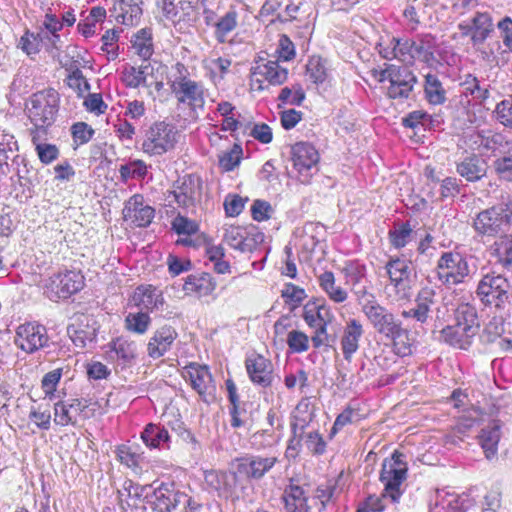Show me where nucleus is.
<instances>
[{
	"label": "nucleus",
	"mask_w": 512,
	"mask_h": 512,
	"mask_svg": "<svg viewBox=\"0 0 512 512\" xmlns=\"http://www.w3.org/2000/svg\"><path fill=\"white\" fill-rule=\"evenodd\" d=\"M175 73L168 78V85L179 107L188 109V119L196 122L205 106L204 86L188 77L186 67L176 63Z\"/></svg>",
	"instance_id": "obj_1"
},
{
	"label": "nucleus",
	"mask_w": 512,
	"mask_h": 512,
	"mask_svg": "<svg viewBox=\"0 0 512 512\" xmlns=\"http://www.w3.org/2000/svg\"><path fill=\"white\" fill-rule=\"evenodd\" d=\"M59 94L54 89L34 93L26 104L27 114L37 128L51 126L58 112Z\"/></svg>",
	"instance_id": "obj_2"
},
{
	"label": "nucleus",
	"mask_w": 512,
	"mask_h": 512,
	"mask_svg": "<svg viewBox=\"0 0 512 512\" xmlns=\"http://www.w3.org/2000/svg\"><path fill=\"white\" fill-rule=\"evenodd\" d=\"M404 458L402 453L394 451L391 457L386 458L382 464L380 481L384 486L385 496H389L393 503L398 502L403 494L401 487L406 480L408 471Z\"/></svg>",
	"instance_id": "obj_3"
},
{
	"label": "nucleus",
	"mask_w": 512,
	"mask_h": 512,
	"mask_svg": "<svg viewBox=\"0 0 512 512\" xmlns=\"http://www.w3.org/2000/svg\"><path fill=\"white\" fill-rule=\"evenodd\" d=\"M291 173L303 184L310 183L312 177L318 173L320 154L308 142H297L290 148Z\"/></svg>",
	"instance_id": "obj_4"
},
{
	"label": "nucleus",
	"mask_w": 512,
	"mask_h": 512,
	"mask_svg": "<svg viewBox=\"0 0 512 512\" xmlns=\"http://www.w3.org/2000/svg\"><path fill=\"white\" fill-rule=\"evenodd\" d=\"M176 128L164 121L149 127L142 143V150L150 156H160L174 149L178 140Z\"/></svg>",
	"instance_id": "obj_5"
},
{
	"label": "nucleus",
	"mask_w": 512,
	"mask_h": 512,
	"mask_svg": "<svg viewBox=\"0 0 512 512\" xmlns=\"http://www.w3.org/2000/svg\"><path fill=\"white\" fill-rule=\"evenodd\" d=\"M375 77L379 82H389L387 94L393 99H407L416 83L415 75L407 67L395 65L376 71Z\"/></svg>",
	"instance_id": "obj_6"
},
{
	"label": "nucleus",
	"mask_w": 512,
	"mask_h": 512,
	"mask_svg": "<svg viewBox=\"0 0 512 512\" xmlns=\"http://www.w3.org/2000/svg\"><path fill=\"white\" fill-rule=\"evenodd\" d=\"M390 284L388 296L394 301L408 300L412 295L411 265L404 259H392L386 264Z\"/></svg>",
	"instance_id": "obj_7"
},
{
	"label": "nucleus",
	"mask_w": 512,
	"mask_h": 512,
	"mask_svg": "<svg viewBox=\"0 0 512 512\" xmlns=\"http://www.w3.org/2000/svg\"><path fill=\"white\" fill-rule=\"evenodd\" d=\"M477 294L486 305L504 308L510 304L512 293L509 281L502 275L487 274L478 284Z\"/></svg>",
	"instance_id": "obj_8"
},
{
	"label": "nucleus",
	"mask_w": 512,
	"mask_h": 512,
	"mask_svg": "<svg viewBox=\"0 0 512 512\" xmlns=\"http://www.w3.org/2000/svg\"><path fill=\"white\" fill-rule=\"evenodd\" d=\"M438 280L445 286L458 285L469 275L467 260L458 252H444L436 266Z\"/></svg>",
	"instance_id": "obj_9"
},
{
	"label": "nucleus",
	"mask_w": 512,
	"mask_h": 512,
	"mask_svg": "<svg viewBox=\"0 0 512 512\" xmlns=\"http://www.w3.org/2000/svg\"><path fill=\"white\" fill-rule=\"evenodd\" d=\"M288 78V69L280 65L278 60L257 61L251 69L250 88L252 91H263L269 85H281Z\"/></svg>",
	"instance_id": "obj_10"
},
{
	"label": "nucleus",
	"mask_w": 512,
	"mask_h": 512,
	"mask_svg": "<svg viewBox=\"0 0 512 512\" xmlns=\"http://www.w3.org/2000/svg\"><path fill=\"white\" fill-rule=\"evenodd\" d=\"M84 285V278L79 272L65 271L53 274L46 280L44 294L54 302L67 299L77 293Z\"/></svg>",
	"instance_id": "obj_11"
},
{
	"label": "nucleus",
	"mask_w": 512,
	"mask_h": 512,
	"mask_svg": "<svg viewBox=\"0 0 512 512\" xmlns=\"http://www.w3.org/2000/svg\"><path fill=\"white\" fill-rule=\"evenodd\" d=\"M362 312L374 330L385 338L393 335L402 325L401 320L386 307L382 306L375 297L367 300L362 305Z\"/></svg>",
	"instance_id": "obj_12"
},
{
	"label": "nucleus",
	"mask_w": 512,
	"mask_h": 512,
	"mask_svg": "<svg viewBox=\"0 0 512 512\" xmlns=\"http://www.w3.org/2000/svg\"><path fill=\"white\" fill-rule=\"evenodd\" d=\"M48 342L46 327L37 322L21 324L16 330L15 344L26 353H34L46 347Z\"/></svg>",
	"instance_id": "obj_13"
},
{
	"label": "nucleus",
	"mask_w": 512,
	"mask_h": 512,
	"mask_svg": "<svg viewBox=\"0 0 512 512\" xmlns=\"http://www.w3.org/2000/svg\"><path fill=\"white\" fill-rule=\"evenodd\" d=\"M378 51L384 59H397L405 64H412L415 60H419L416 41L409 39L395 37L382 39L378 45Z\"/></svg>",
	"instance_id": "obj_14"
},
{
	"label": "nucleus",
	"mask_w": 512,
	"mask_h": 512,
	"mask_svg": "<svg viewBox=\"0 0 512 512\" xmlns=\"http://www.w3.org/2000/svg\"><path fill=\"white\" fill-rule=\"evenodd\" d=\"M182 374L205 402L214 398L216 387L207 366L191 363L184 367Z\"/></svg>",
	"instance_id": "obj_15"
},
{
	"label": "nucleus",
	"mask_w": 512,
	"mask_h": 512,
	"mask_svg": "<svg viewBox=\"0 0 512 512\" xmlns=\"http://www.w3.org/2000/svg\"><path fill=\"white\" fill-rule=\"evenodd\" d=\"M88 403L83 399L58 401L54 404V423L60 426H77L88 418Z\"/></svg>",
	"instance_id": "obj_16"
},
{
	"label": "nucleus",
	"mask_w": 512,
	"mask_h": 512,
	"mask_svg": "<svg viewBox=\"0 0 512 512\" xmlns=\"http://www.w3.org/2000/svg\"><path fill=\"white\" fill-rule=\"evenodd\" d=\"M122 213L125 221L137 227H147L155 216V209L145 203L142 195L135 194L125 202Z\"/></svg>",
	"instance_id": "obj_17"
},
{
	"label": "nucleus",
	"mask_w": 512,
	"mask_h": 512,
	"mask_svg": "<svg viewBox=\"0 0 512 512\" xmlns=\"http://www.w3.org/2000/svg\"><path fill=\"white\" fill-rule=\"evenodd\" d=\"M246 370L250 380L262 387H268L273 381V364L262 355H252L245 361Z\"/></svg>",
	"instance_id": "obj_18"
},
{
	"label": "nucleus",
	"mask_w": 512,
	"mask_h": 512,
	"mask_svg": "<svg viewBox=\"0 0 512 512\" xmlns=\"http://www.w3.org/2000/svg\"><path fill=\"white\" fill-rule=\"evenodd\" d=\"M505 223L502 211L498 207H491L477 214L473 227L478 234L495 236Z\"/></svg>",
	"instance_id": "obj_19"
},
{
	"label": "nucleus",
	"mask_w": 512,
	"mask_h": 512,
	"mask_svg": "<svg viewBox=\"0 0 512 512\" xmlns=\"http://www.w3.org/2000/svg\"><path fill=\"white\" fill-rule=\"evenodd\" d=\"M302 317L309 327L331 324L335 318L331 306L324 299L308 301L303 307Z\"/></svg>",
	"instance_id": "obj_20"
},
{
	"label": "nucleus",
	"mask_w": 512,
	"mask_h": 512,
	"mask_svg": "<svg viewBox=\"0 0 512 512\" xmlns=\"http://www.w3.org/2000/svg\"><path fill=\"white\" fill-rule=\"evenodd\" d=\"M463 35H470L474 44L483 43L492 30V20L488 13L477 12L469 21L458 25Z\"/></svg>",
	"instance_id": "obj_21"
},
{
	"label": "nucleus",
	"mask_w": 512,
	"mask_h": 512,
	"mask_svg": "<svg viewBox=\"0 0 512 512\" xmlns=\"http://www.w3.org/2000/svg\"><path fill=\"white\" fill-rule=\"evenodd\" d=\"M204 479L208 486L218 492L219 496L229 498L236 495L238 477L235 472L211 470L205 472Z\"/></svg>",
	"instance_id": "obj_22"
},
{
	"label": "nucleus",
	"mask_w": 512,
	"mask_h": 512,
	"mask_svg": "<svg viewBox=\"0 0 512 512\" xmlns=\"http://www.w3.org/2000/svg\"><path fill=\"white\" fill-rule=\"evenodd\" d=\"M183 501H187L185 493L175 492L166 485L155 488L150 500L153 510L157 512H172Z\"/></svg>",
	"instance_id": "obj_23"
},
{
	"label": "nucleus",
	"mask_w": 512,
	"mask_h": 512,
	"mask_svg": "<svg viewBox=\"0 0 512 512\" xmlns=\"http://www.w3.org/2000/svg\"><path fill=\"white\" fill-rule=\"evenodd\" d=\"M150 486H142L131 480L123 483L122 489L118 490V498L121 509L124 512H134L139 508L142 497H147Z\"/></svg>",
	"instance_id": "obj_24"
},
{
	"label": "nucleus",
	"mask_w": 512,
	"mask_h": 512,
	"mask_svg": "<svg viewBox=\"0 0 512 512\" xmlns=\"http://www.w3.org/2000/svg\"><path fill=\"white\" fill-rule=\"evenodd\" d=\"M278 462L275 456H248L239 460L237 470L248 478L260 479Z\"/></svg>",
	"instance_id": "obj_25"
},
{
	"label": "nucleus",
	"mask_w": 512,
	"mask_h": 512,
	"mask_svg": "<svg viewBox=\"0 0 512 512\" xmlns=\"http://www.w3.org/2000/svg\"><path fill=\"white\" fill-rule=\"evenodd\" d=\"M202 189L201 180L192 175L185 176L181 185L171 192L174 200L181 207H190L200 198Z\"/></svg>",
	"instance_id": "obj_26"
},
{
	"label": "nucleus",
	"mask_w": 512,
	"mask_h": 512,
	"mask_svg": "<svg viewBox=\"0 0 512 512\" xmlns=\"http://www.w3.org/2000/svg\"><path fill=\"white\" fill-rule=\"evenodd\" d=\"M133 304L144 312H152L164 304L162 293L152 285H141L137 287L132 296Z\"/></svg>",
	"instance_id": "obj_27"
},
{
	"label": "nucleus",
	"mask_w": 512,
	"mask_h": 512,
	"mask_svg": "<svg viewBox=\"0 0 512 512\" xmlns=\"http://www.w3.org/2000/svg\"><path fill=\"white\" fill-rule=\"evenodd\" d=\"M364 333L363 325L355 318L346 322L341 336V350L345 360H351L359 349V342Z\"/></svg>",
	"instance_id": "obj_28"
},
{
	"label": "nucleus",
	"mask_w": 512,
	"mask_h": 512,
	"mask_svg": "<svg viewBox=\"0 0 512 512\" xmlns=\"http://www.w3.org/2000/svg\"><path fill=\"white\" fill-rule=\"evenodd\" d=\"M176 337L177 333L171 326L165 325L160 327L154 332L148 342V355L153 359L162 357L171 348Z\"/></svg>",
	"instance_id": "obj_29"
},
{
	"label": "nucleus",
	"mask_w": 512,
	"mask_h": 512,
	"mask_svg": "<svg viewBox=\"0 0 512 512\" xmlns=\"http://www.w3.org/2000/svg\"><path fill=\"white\" fill-rule=\"evenodd\" d=\"M142 0H116L113 14L118 23L126 26L136 25L142 15Z\"/></svg>",
	"instance_id": "obj_30"
},
{
	"label": "nucleus",
	"mask_w": 512,
	"mask_h": 512,
	"mask_svg": "<svg viewBox=\"0 0 512 512\" xmlns=\"http://www.w3.org/2000/svg\"><path fill=\"white\" fill-rule=\"evenodd\" d=\"M282 500L287 512H309L307 492L294 480L285 487Z\"/></svg>",
	"instance_id": "obj_31"
},
{
	"label": "nucleus",
	"mask_w": 512,
	"mask_h": 512,
	"mask_svg": "<svg viewBox=\"0 0 512 512\" xmlns=\"http://www.w3.org/2000/svg\"><path fill=\"white\" fill-rule=\"evenodd\" d=\"M239 26V12L230 8L224 15L220 16L215 24L214 38L221 44H233V32Z\"/></svg>",
	"instance_id": "obj_32"
},
{
	"label": "nucleus",
	"mask_w": 512,
	"mask_h": 512,
	"mask_svg": "<svg viewBox=\"0 0 512 512\" xmlns=\"http://www.w3.org/2000/svg\"><path fill=\"white\" fill-rule=\"evenodd\" d=\"M223 240L231 248L241 252L253 251L258 243V239L251 236L245 228L232 225L225 229Z\"/></svg>",
	"instance_id": "obj_33"
},
{
	"label": "nucleus",
	"mask_w": 512,
	"mask_h": 512,
	"mask_svg": "<svg viewBox=\"0 0 512 512\" xmlns=\"http://www.w3.org/2000/svg\"><path fill=\"white\" fill-rule=\"evenodd\" d=\"M136 355L137 347L133 341L120 337L110 344L108 357L122 367L130 366Z\"/></svg>",
	"instance_id": "obj_34"
},
{
	"label": "nucleus",
	"mask_w": 512,
	"mask_h": 512,
	"mask_svg": "<svg viewBox=\"0 0 512 512\" xmlns=\"http://www.w3.org/2000/svg\"><path fill=\"white\" fill-rule=\"evenodd\" d=\"M440 334L442 341L459 349H467L476 336L469 328L467 329L457 323L446 326Z\"/></svg>",
	"instance_id": "obj_35"
},
{
	"label": "nucleus",
	"mask_w": 512,
	"mask_h": 512,
	"mask_svg": "<svg viewBox=\"0 0 512 512\" xmlns=\"http://www.w3.org/2000/svg\"><path fill=\"white\" fill-rule=\"evenodd\" d=\"M317 282L321 290L326 294L331 302L335 304H343L348 300V291L336 283V278L333 272L324 271L319 274L317 276Z\"/></svg>",
	"instance_id": "obj_36"
},
{
	"label": "nucleus",
	"mask_w": 512,
	"mask_h": 512,
	"mask_svg": "<svg viewBox=\"0 0 512 512\" xmlns=\"http://www.w3.org/2000/svg\"><path fill=\"white\" fill-rule=\"evenodd\" d=\"M215 288V281L207 273L189 275L183 284V291L186 295H195L197 297L208 296Z\"/></svg>",
	"instance_id": "obj_37"
},
{
	"label": "nucleus",
	"mask_w": 512,
	"mask_h": 512,
	"mask_svg": "<svg viewBox=\"0 0 512 512\" xmlns=\"http://www.w3.org/2000/svg\"><path fill=\"white\" fill-rule=\"evenodd\" d=\"M478 438L486 458H493L497 454L498 443L501 438L500 422L498 420L490 422L486 427L482 428Z\"/></svg>",
	"instance_id": "obj_38"
},
{
	"label": "nucleus",
	"mask_w": 512,
	"mask_h": 512,
	"mask_svg": "<svg viewBox=\"0 0 512 512\" xmlns=\"http://www.w3.org/2000/svg\"><path fill=\"white\" fill-rule=\"evenodd\" d=\"M458 174L467 181L475 182L482 179L487 173V164L482 158L473 155L466 157L456 168Z\"/></svg>",
	"instance_id": "obj_39"
},
{
	"label": "nucleus",
	"mask_w": 512,
	"mask_h": 512,
	"mask_svg": "<svg viewBox=\"0 0 512 512\" xmlns=\"http://www.w3.org/2000/svg\"><path fill=\"white\" fill-rule=\"evenodd\" d=\"M141 439L149 448H169L170 435L163 426L148 424L141 433Z\"/></svg>",
	"instance_id": "obj_40"
},
{
	"label": "nucleus",
	"mask_w": 512,
	"mask_h": 512,
	"mask_svg": "<svg viewBox=\"0 0 512 512\" xmlns=\"http://www.w3.org/2000/svg\"><path fill=\"white\" fill-rule=\"evenodd\" d=\"M132 48L134 53L143 60H148L154 52L152 30L143 28L137 31L132 37Z\"/></svg>",
	"instance_id": "obj_41"
},
{
	"label": "nucleus",
	"mask_w": 512,
	"mask_h": 512,
	"mask_svg": "<svg viewBox=\"0 0 512 512\" xmlns=\"http://www.w3.org/2000/svg\"><path fill=\"white\" fill-rule=\"evenodd\" d=\"M17 149L14 136L5 130H0V174L4 175L9 171L8 162L14 157Z\"/></svg>",
	"instance_id": "obj_42"
},
{
	"label": "nucleus",
	"mask_w": 512,
	"mask_h": 512,
	"mask_svg": "<svg viewBox=\"0 0 512 512\" xmlns=\"http://www.w3.org/2000/svg\"><path fill=\"white\" fill-rule=\"evenodd\" d=\"M492 255L504 268L512 265V235L499 237L491 246Z\"/></svg>",
	"instance_id": "obj_43"
},
{
	"label": "nucleus",
	"mask_w": 512,
	"mask_h": 512,
	"mask_svg": "<svg viewBox=\"0 0 512 512\" xmlns=\"http://www.w3.org/2000/svg\"><path fill=\"white\" fill-rule=\"evenodd\" d=\"M151 70L152 68L149 64L141 65L139 67H125L122 72V81L130 88L147 86V76Z\"/></svg>",
	"instance_id": "obj_44"
},
{
	"label": "nucleus",
	"mask_w": 512,
	"mask_h": 512,
	"mask_svg": "<svg viewBox=\"0 0 512 512\" xmlns=\"http://www.w3.org/2000/svg\"><path fill=\"white\" fill-rule=\"evenodd\" d=\"M455 323L477 334L480 325L476 308L468 303L460 304L455 311Z\"/></svg>",
	"instance_id": "obj_45"
},
{
	"label": "nucleus",
	"mask_w": 512,
	"mask_h": 512,
	"mask_svg": "<svg viewBox=\"0 0 512 512\" xmlns=\"http://www.w3.org/2000/svg\"><path fill=\"white\" fill-rule=\"evenodd\" d=\"M67 334L76 347L85 348L95 339L96 330L88 325L84 328L82 323H72L67 327Z\"/></svg>",
	"instance_id": "obj_46"
},
{
	"label": "nucleus",
	"mask_w": 512,
	"mask_h": 512,
	"mask_svg": "<svg viewBox=\"0 0 512 512\" xmlns=\"http://www.w3.org/2000/svg\"><path fill=\"white\" fill-rule=\"evenodd\" d=\"M387 339L392 341L393 350L397 355L405 357L412 354L413 339L402 325Z\"/></svg>",
	"instance_id": "obj_47"
},
{
	"label": "nucleus",
	"mask_w": 512,
	"mask_h": 512,
	"mask_svg": "<svg viewBox=\"0 0 512 512\" xmlns=\"http://www.w3.org/2000/svg\"><path fill=\"white\" fill-rule=\"evenodd\" d=\"M151 325V318L147 312H130L125 317V328L135 334H145Z\"/></svg>",
	"instance_id": "obj_48"
},
{
	"label": "nucleus",
	"mask_w": 512,
	"mask_h": 512,
	"mask_svg": "<svg viewBox=\"0 0 512 512\" xmlns=\"http://www.w3.org/2000/svg\"><path fill=\"white\" fill-rule=\"evenodd\" d=\"M424 90L426 98L431 104H442L445 101V90L436 75L428 73L425 76Z\"/></svg>",
	"instance_id": "obj_49"
},
{
	"label": "nucleus",
	"mask_w": 512,
	"mask_h": 512,
	"mask_svg": "<svg viewBox=\"0 0 512 512\" xmlns=\"http://www.w3.org/2000/svg\"><path fill=\"white\" fill-rule=\"evenodd\" d=\"M116 454L118 460L122 464L133 469L136 472L142 470V463L144 461V457L142 454L134 451L132 447L127 445H121L117 447Z\"/></svg>",
	"instance_id": "obj_50"
},
{
	"label": "nucleus",
	"mask_w": 512,
	"mask_h": 512,
	"mask_svg": "<svg viewBox=\"0 0 512 512\" xmlns=\"http://www.w3.org/2000/svg\"><path fill=\"white\" fill-rule=\"evenodd\" d=\"M306 75L316 85L324 83L328 77L324 61L320 57L310 58L306 65Z\"/></svg>",
	"instance_id": "obj_51"
},
{
	"label": "nucleus",
	"mask_w": 512,
	"mask_h": 512,
	"mask_svg": "<svg viewBox=\"0 0 512 512\" xmlns=\"http://www.w3.org/2000/svg\"><path fill=\"white\" fill-rule=\"evenodd\" d=\"M231 60L227 58H213L206 62V68L210 72L211 79L215 84L223 80L224 76L229 72Z\"/></svg>",
	"instance_id": "obj_52"
},
{
	"label": "nucleus",
	"mask_w": 512,
	"mask_h": 512,
	"mask_svg": "<svg viewBox=\"0 0 512 512\" xmlns=\"http://www.w3.org/2000/svg\"><path fill=\"white\" fill-rule=\"evenodd\" d=\"M435 46L436 40L432 35H422L419 41L416 42L419 60L425 63H430L432 60H434Z\"/></svg>",
	"instance_id": "obj_53"
},
{
	"label": "nucleus",
	"mask_w": 512,
	"mask_h": 512,
	"mask_svg": "<svg viewBox=\"0 0 512 512\" xmlns=\"http://www.w3.org/2000/svg\"><path fill=\"white\" fill-rule=\"evenodd\" d=\"M47 41L42 33H30L26 32L20 39L19 45L21 49L27 54L32 55L40 51L41 45Z\"/></svg>",
	"instance_id": "obj_54"
},
{
	"label": "nucleus",
	"mask_w": 512,
	"mask_h": 512,
	"mask_svg": "<svg viewBox=\"0 0 512 512\" xmlns=\"http://www.w3.org/2000/svg\"><path fill=\"white\" fill-rule=\"evenodd\" d=\"M44 26L46 31H41L42 36L50 42L53 46H56V42L59 41L58 31L62 29L63 23L53 14H46L44 20Z\"/></svg>",
	"instance_id": "obj_55"
},
{
	"label": "nucleus",
	"mask_w": 512,
	"mask_h": 512,
	"mask_svg": "<svg viewBox=\"0 0 512 512\" xmlns=\"http://www.w3.org/2000/svg\"><path fill=\"white\" fill-rule=\"evenodd\" d=\"M305 99V93L301 89V87H284L281 89L280 94L278 96V100L281 105H295L299 106Z\"/></svg>",
	"instance_id": "obj_56"
},
{
	"label": "nucleus",
	"mask_w": 512,
	"mask_h": 512,
	"mask_svg": "<svg viewBox=\"0 0 512 512\" xmlns=\"http://www.w3.org/2000/svg\"><path fill=\"white\" fill-rule=\"evenodd\" d=\"M287 345L294 353H303L309 349V337L302 331L292 330L287 335Z\"/></svg>",
	"instance_id": "obj_57"
},
{
	"label": "nucleus",
	"mask_w": 512,
	"mask_h": 512,
	"mask_svg": "<svg viewBox=\"0 0 512 512\" xmlns=\"http://www.w3.org/2000/svg\"><path fill=\"white\" fill-rule=\"evenodd\" d=\"M493 165L500 179L512 182V152H507L498 157Z\"/></svg>",
	"instance_id": "obj_58"
},
{
	"label": "nucleus",
	"mask_w": 512,
	"mask_h": 512,
	"mask_svg": "<svg viewBox=\"0 0 512 512\" xmlns=\"http://www.w3.org/2000/svg\"><path fill=\"white\" fill-rule=\"evenodd\" d=\"M29 419L40 429H50L51 413L49 408L42 409L41 406L32 407L29 413Z\"/></svg>",
	"instance_id": "obj_59"
},
{
	"label": "nucleus",
	"mask_w": 512,
	"mask_h": 512,
	"mask_svg": "<svg viewBox=\"0 0 512 512\" xmlns=\"http://www.w3.org/2000/svg\"><path fill=\"white\" fill-rule=\"evenodd\" d=\"M242 149L235 145L232 150L219 156V166L225 171H231L240 163Z\"/></svg>",
	"instance_id": "obj_60"
},
{
	"label": "nucleus",
	"mask_w": 512,
	"mask_h": 512,
	"mask_svg": "<svg viewBox=\"0 0 512 512\" xmlns=\"http://www.w3.org/2000/svg\"><path fill=\"white\" fill-rule=\"evenodd\" d=\"M388 498L389 496H385V491L380 496L370 495L359 505L357 512H383L384 501Z\"/></svg>",
	"instance_id": "obj_61"
},
{
	"label": "nucleus",
	"mask_w": 512,
	"mask_h": 512,
	"mask_svg": "<svg viewBox=\"0 0 512 512\" xmlns=\"http://www.w3.org/2000/svg\"><path fill=\"white\" fill-rule=\"evenodd\" d=\"M73 140L77 145L88 143L94 135V130L84 122L75 123L72 126Z\"/></svg>",
	"instance_id": "obj_62"
},
{
	"label": "nucleus",
	"mask_w": 512,
	"mask_h": 512,
	"mask_svg": "<svg viewBox=\"0 0 512 512\" xmlns=\"http://www.w3.org/2000/svg\"><path fill=\"white\" fill-rule=\"evenodd\" d=\"M277 60L290 61L295 57V47L293 42L286 35H281L276 49Z\"/></svg>",
	"instance_id": "obj_63"
},
{
	"label": "nucleus",
	"mask_w": 512,
	"mask_h": 512,
	"mask_svg": "<svg viewBox=\"0 0 512 512\" xmlns=\"http://www.w3.org/2000/svg\"><path fill=\"white\" fill-rule=\"evenodd\" d=\"M495 115L502 125L512 129V100H503L498 103Z\"/></svg>",
	"instance_id": "obj_64"
}]
</instances>
